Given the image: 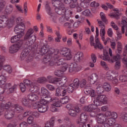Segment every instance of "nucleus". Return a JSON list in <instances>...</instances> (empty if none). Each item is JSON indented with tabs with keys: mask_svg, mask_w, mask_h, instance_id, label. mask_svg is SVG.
<instances>
[{
	"mask_svg": "<svg viewBox=\"0 0 127 127\" xmlns=\"http://www.w3.org/2000/svg\"><path fill=\"white\" fill-rule=\"evenodd\" d=\"M33 33H34V30L32 28H30L27 30L24 37V40H28V41L26 42L25 49L21 53V60H24L28 56L29 52L31 50L33 51L37 47L36 45L34 44L35 40H36V36L33 35Z\"/></svg>",
	"mask_w": 127,
	"mask_h": 127,
	"instance_id": "obj_1",
	"label": "nucleus"
},
{
	"mask_svg": "<svg viewBox=\"0 0 127 127\" xmlns=\"http://www.w3.org/2000/svg\"><path fill=\"white\" fill-rule=\"evenodd\" d=\"M59 50H56L51 54V57L49 55L47 56L44 58V62L48 63L50 66H53V65L61 66V65H63L64 64V60L63 59H60V57L58 55L59 54Z\"/></svg>",
	"mask_w": 127,
	"mask_h": 127,
	"instance_id": "obj_2",
	"label": "nucleus"
},
{
	"mask_svg": "<svg viewBox=\"0 0 127 127\" xmlns=\"http://www.w3.org/2000/svg\"><path fill=\"white\" fill-rule=\"evenodd\" d=\"M23 83L20 84V89L22 93H24L26 91V89H28L29 92L31 93H38V92H39L40 89L37 86V83L35 81L32 82L30 80L25 79Z\"/></svg>",
	"mask_w": 127,
	"mask_h": 127,
	"instance_id": "obj_3",
	"label": "nucleus"
},
{
	"mask_svg": "<svg viewBox=\"0 0 127 127\" xmlns=\"http://www.w3.org/2000/svg\"><path fill=\"white\" fill-rule=\"evenodd\" d=\"M84 110V111H86V112H89V113H90V115L92 118L96 117L97 114L101 112V110L99 108L97 109V106L93 104L85 106Z\"/></svg>",
	"mask_w": 127,
	"mask_h": 127,
	"instance_id": "obj_4",
	"label": "nucleus"
},
{
	"mask_svg": "<svg viewBox=\"0 0 127 127\" xmlns=\"http://www.w3.org/2000/svg\"><path fill=\"white\" fill-rule=\"evenodd\" d=\"M49 83L52 84H57L59 87L64 86V84L67 82L66 78H54L51 76H48Z\"/></svg>",
	"mask_w": 127,
	"mask_h": 127,
	"instance_id": "obj_5",
	"label": "nucleus"
},
{
	"mask_svg": "<svg viewBox=\"0 0 127 127\" xmlns=\"http://www.w3.org/2000/svg\"><path fill=\"white\" fill-rule=\"evenodd\" d=\"M47 44H48V42L47 41H43V46L42 47L39 49V54L40 55H45V54H48L44 57V58L46 57V56H52L51 54L53 53H51V51H49V46H48Z\"/></svg>",
	"mask_w": 127,
	"mask_h": 127,
	"instance_id": "obj_6",
	"label": "nucleus"
},
{
	"mask_svg": "<svg viewBox=\"0 0 127 127\" xmlns=\"http://www.w3.org/2000/svg\"><path fill=\"white\" fill-rule=\"evenodd\" d=\"M95 97L93 103L96 107L102 106L103 104L106 105L108 103V99L105 95H99Z\"/></svg>",
	"mask_w": 127,
	"mask_h": 127,
	"instance_id": "obj_7",
	"label": "nucleus"
},
{
	"mask_svg": "<svg viewBox=\"0 0 127 127\" xmlns=\"http://www.w3.org/2000/svg\"><path fill=\"white\" fill-rule=\"evenodd\" d=\"M79 88V79L75 78L73 83L70 84L66 90V94L67 93H73L75 90H77Z\"/></svg>",
	"mask_w": 127,
	"mask_h": 127,
	"instance_id": "obj_8",
	"label": "nucleus"
},
{
	"mask_svg": "<svg viewBox=\"0 0 127 127\" xmlns=\"http://www.w3.org/2000/svg\"><path fill=\"white\" fill-rule=\"evenodd\" d=\"M22 44H23V41H19L17 43L11 46L9 50L10 53H16L20 49Z\"/></svg>",
	"mask_w": 127,
	"mask_h": 127,
	"instance_id": "obj_9",
	"label": "nucleus"
},
{
	"mask_svg": "<svg viewBox=\"0 0 127 127\" xmlns=\"http://www.w3.org/2000/svg\"><path fill=\"white\" fill-rule=\"evenodd\" d=\"M60 54L62 56L65 57L66 60H71L72 59V55L71 54V50L66 48L63 49L60 51Z\"/></svg>",
	"mask_w": 127,
	"mask_h": 127,
	"instance_id": "obj_10",
	"label": "nucleus"
},
{
	"mask_svg": "<svg viewBox=\"0 0 127 127\" xmlns=\"http://www.w3.org/2000/svg\"><path fill=\"white\" fill-rule=\"evenodd\" d=\"M24 29H25V26L24 23H21L16 25L14 28V32L18 33V34H22L24 35Z\"/></svg>",
	"mask_w": 127,
	"mask_h": 127,
	"instance_id": "obj_11",
	"label": "nucleus"
},
{
	"mask_svg": "<svg viewBox=\"0 0 127 127\" xmlns=\"http://www.w3.org/2000/svg\"><path fill=\"white\" fill-rule=\"evenodd\" d=\"M82 69V66L80 64H78L75 63L71 64L68 66V71L70 73L73 72H78Z\"/></svg>",
	"mask_w": 127,
	"mask_h": 127,
	"instance_id": "obj_12",
	"label": "nucleus"
},
{
	"mask_svg": "<svg viewBox=\"0 0 127 127\" xmlns=\"http://www.w3.org/2000/svg\"><path fill=\"white\" fill-rule=\"evenodd\" d=\"M55 107H57V108L61 107V104H60L59 99L56 97L53 99V104H52L51 106L50 110L51 111V112H56V111H57V109Z\"/></svg>",
	"mask_w": 127,
	"mask_h": 127,
	"instance_id": "obj_13",
	"label": "nucleus"
},
{
	"mask_svg": "<svg viewBox=\"0 0 127 127\" xmlns=\"http://www.w3.org/2000/svg\"><path fill=\"white\" fill-rule=\"evenodd\" d=\"M33 107L34 109H38V112L41 113H46L49 108L48 106L42 105V104H39V103H35Z\"/></svg>",
	"mask_w": 127,
	"mask_h": 127,
	"instance_id": "obj_14",
	"label": "nucleus"
},
{
	"mask_svg": "<svg viewBox=\"0 0 127 127\" xmlns=\"http://www.w3.org/2000/svg\"><path fill=\"white\" fill-rule=\"evenodd\" d=\"M96 117H97V122L98 124H100L102 125V127H104V125L106 124V121L107 118L105 117V114L103 113L97 114Z\"/></svg>",
	"mask_w": 127,
	"mask_h": 127,
	"instance_id": "obj_15",
	"label": "nucleus"
},
{
	"mask_svg": "<svg viewBox=\"0 0 127 127\" xmlns=\"http://www.w3.org/2000/svg\"><path fill=\"white\" fill-rule=\"evenodd\" d=\"M14 114L15 112L13 110V108H12V109L11 108H10L6 110L4 115L5 119H6L7 120H11V119H12V118L14 117Z\"/></svg>",
	"mask_w": 127,
	"mask_h": 127,
	"instance_id": "obj_16",
	"label": "nucleus"
},
{
	"mask_svg": "<svg viewBox=\"0 0 127 127\" xmlns=\"http://www.w3.org/2000/svg\"><path fill=\"white\" fill-rule=\"evenodd\" d=\"M80 113V108L78 106H75L71 109L68 110V114L71 117H77V115Z\"/></svg>",
	"mask_w": 127,
	"mask_h": 127,
	"instance_id": "obj_17",
	"label": "nucleus"
},
{
	"mask_svg": "<svg viewBox=\"0 0 127 127\" xmlns=\"http://www.w3.org/2000/svg\"><path fill=\"white\" fill-rule=\"evenodd\" d=\"M55 10L58 14H59V15L66 16V9H65L64 5H62L60 7L55 8Z\"/></svg>",
	"mask_w": 127,
	"mask_h": 127,
	"instance_id": "obj_18",
	"label": "nucleus"
},
{
	"mask_svg": "<svg viewBox=\"0 0 127 127\" xmlns=\"http://www.w3.org/2000/svg\"><path fill=\"white\" fill-rule=\"evenodd\" d=\"M8 18L4 15L0 16V28L5 27L8 24Z\"/></svg>",
	"mask_w": 127,
	"mask_h": 127,
	"instance_id": "obj_19",
	"label": "nucleus"
},
{
	"mask_svg": "<svg viewBox=\"0 0 127 127\" xmlns=\"http://www.w3.org/2000/svg\"><path fill=\"white\" fill-rule=\"evenodd\" d=\"M109 53L111 57V59H110L111 62H116V61H118V60L121 59V56L119 54H117L116 56H113V52L111 48L109 49Z\"/></svg>",
	"mask_w": 127,
	"mask_h": 127,
	"instance_id": "obj_20",
	"label": "nucleus"
},
{
	"mask_svg": "<svg viewBox=\"0 0 127 127\" xmlns=\"http://www.w3.org/2000/svg\"><path fill=\"white\" fill-rule=\"evenodd\" d=\"M114 124H115V119L114 118H106L105 124L102 127H112Z\"/></svg>",
	"mask_w": 127,
	"mask_h": 127,
	"instance_id": "obj_21",
	"label": "nucleus"
},
{
	"mask_svg": "<svg viewBox=\"0 0 127 127\" xmlns=\"http://www.w3.org/2000/svg\"><path fill=\"white\" fill-rule=\"evenodd\" d=\"M27 99L31 102H36L39 99V95L34 93H30L27 96Z\"/></svg>",
	"mask_w": 127,
	"mask_h": 127,
	"instance_id": "obj_22",
	"label": "nucleus"
},
{
	"mask_svg": "<svg viewBox=\"0 0 127 127\" xmlns=\"http://www.w3.org/2000/svg\"><path fill=\"white\" fill-rule=\"evenodd\" d=\"M83 57V53L82 52H77L74 55L73 57V61L74 62H80L82 61Z\"/></svg>",
	"mask_w": 127,
	"mask_h": 127,
	"instance_id": "obj_23",
	"label": "nucleus"
},
{
	"mask_svg": "<svg viewBox=\"0 0 127 127\" xmlns=\"http://www.w3.org/2000/svg\"><path fill=\"white\" fill-rule=\"evenodd\" d=\"M99 77L98 76V74L96 73H93L92 75L89 76L88 80L90 81V84L91 85H94L97 81H98Z\"/></svg>",
	"mask_w": 127,
	"mask_h": 127,
	"instance_id": "obj_24",
	"label": "nucleus"
},
{
	"mask_svg": "<svg viewBox=\"0 0 127 127\" xmlns=\"http://www.w3.org/2000/svg\"><path fill=\"white\" fill-rule=\"evenodd\" d=\"M56 97H64V96H66V90H63L61 88H58L56 90Z\"/></svg>",
	"mask_w": 127,
	"mask_h": 127,
	"instance_id": "obj_25",
	"label": "nucleus"
},
{
	"mask_svg": "<svg viewBox=\"0 0 127 127\" xmlns=\"http://www.w3.org/2000/svg\"><path fill=\"white\" fill-rule=\"evenodd\" d=\"M45 7L47 14L50 15V16H53V12L52 11V9H51V7H50L49 5L48 1H46Z\"/></svg>",
	"mask_w": 127,
	"mask_h": 127,
	"instance_id": "obj_26",
	"label": "nucleus"
},
{
	"mask_svg": "<svg viewBox=\"0 0 127 127\" xmlns=\"http://www.w3.org/2000/svg\"><path fill=\"white\" fill-rule=\"evenodd\" d=\"M95 39V44L94 43V45H93L92 46H94V48H99V49L101 50L104 49V47L100 42V40H99V38L96 37Z\"/></svg>",
	"mask_w": 127,
	"mask_h": 127,
	"instance_id": "obj_27",
	"label": "nucleus"
},
{
	"mask_svg": "<svg viewBox=\"0 0 127 127\" xmlns=\"http://www.w3.org/2000/svg\"><path fill=\"white\" fill-rule=\"evenodd\" d=\"M62 0H52V3L53 6H55L56 8H58V7H61L62 5H64L63 3H62Z\"/></svg>",
	"mask_w": 127,
	"mask_h": 127,
	"instance_id": "obj_28",
	"label": "nucleus"
},
{
	"mask_svg": "<svg viewBox=\"0 0 127 127\" xmlns=\"http://www.w3.org/2000/svg\"><path fill=\"white\" fill-rule=\"evenodd\" d=\"M23 36L22 34H18L16 35H15L11 37V43H14L15 42H19V41H22V40H19L21 37H22Z\"/></svg>",
	"mask_w": 127,
	"mask_h": 127,
	"instance_id": "obj_29",
	"label": "nucleus"
},
{
	"mask_svg": "<svg viewBox=\"0 0 127 127\" xmlns=\"http://www.w3.org/2000/svg\"><path fill=\"white\" fill-rule=\"evenodd\" d=\"M88 118H89V116L88 114L86 112H82L80 116V120L81 123H86L88 121Z\"/></svg>",
	"mask_w": 127,
	"mask_h": 127,
	"instance_id": "obj_30",
	"label": "nucleus"
},
{
	"mask_svg": "<svg viewBox=\"0 0 127 127\" xmlns=\"http://www.w3.org/2000/svg\"><path fill=\"white\" fill-rule=\"evenodd\" d=\"M87 6L86 5V4L84 2L80 3V6H76V12H81L82 10H84L85 8H87Z\"/></svg>",
	"mask_w": 127,
	"mask_h": 127,
	"instance_id": "obj_31",
	"label": "nucleus"
},
{
	"mask_svg": "<svg viewBox=\"0 0 127 127\" xmlns=\"http://www.w3.org/2000/svg\"><path fill=\"white\" fill-rule=\"evenodd\" d=\"M119 80L120 82L125 83V82H127V69L124 71V74L121 75L119 77Z\"/></svg>",
	"mask_w": 127,
	"mask_h": 127,
	"instance_id": "obj_32",
	"label": "nucleus"
},
{
	"mask_svg": "<svg viewBox=\"0 0 127 127\" xmlns=\"http://www.w3.org/2000/svg\"><path fill=\"white\" fill-rule=\"evenodd\" d=\"M122 33H125V27L126 28V33H125L126 36H127V22L126 20L124 19L122 20Z\"/></svg>",
	"mask_w": 127,
	"mask_h": 127,
	"instance_id": "obj_33",
	"label": "nucleus"
},
{
	"mask_svg": "<svg viewBox=\"0 0 127 127\" xmlns=\"http://www.w3.org/2000/svg\"><path fill=\"white\" fill-rule=\"evenodd\" d=\"M13 110L15 113H21L23 111V108L18 104H16L14 105V108H13Z\"/></svg>",
	"mask_w": 127,
	"mask_h": 127,
	"instance_id": "obj_34",
	"label": "nucleus"
},
{
	"mask_svg": "<svg viewBox=\"0 0 127 127\" xmlns=\"http://www.w3.org/2000/svg\"><path fill=\"white\" fill-rule=\"evenodd\" d=\"M5 73H2V75H0V86H2L6 83V78L5 77Z\"/></svg>",
	"mask_w": 127,
	"mask_h": 127,
	"instance_id": "obj_35",
	"label": "nucleus"
},
{
	"mask_svg": "<svg viewBox=\"0 0 127 127\" xmlns=\"http://www.w3.org/2000/svg\"><path fill=\"white\" fill-rule=\"evenodd\" d=\"M87 85V80L85 79H82L80 80L78 79V87L80 86L81 88H85Z\"/></svg>",
	"mask_w": 127,
	"mask_h": 127,
	"instance_id": "obj_36",
	"label": "nucleus"
},
{
	"mask_svg": "<svg viewBox=\"0 0 127 127\" xmlns=\"http://www.w3.org/2000/svg\"><path fill=\"white\" fill-rule=\"evenodd\" d=\"M49 95V91H48L46 88L42 87L41 88V96L43 98H46L47 96Z\"/></svg>",
	"mask_w": 127,
	"mask_h": 127,
	"instance_id": "obj_37",
	"label": "nucleus"
},
{
	"mask_svg": "<svg viewBox=\"0 0 127 127\" xmlns=\"http://www.w3.org/2000/svg\"><path fill=\"white\" fill-rule=\"evenodd\" d=\"M103 87L104 91H106V92H110L112 89L111 85L108 82H104Z\"/></svg>",
	"mask_w": 127,
	"mask_h": 127,
	"instance_id": "obj_38",
	"label": "nucleus"
},
{
	"mask_svg": "<svg viewBox=\"0 0 127 127\" xmlns=\"http://www.w3.org/2000/svg\"><path fill=\"white\" fill-rule=\"evenodd\" d=\"M12 10H13V6H12V5L10 4L6 6L5 9V11L7 14H9L10 13H11V12H12Z\"/></svg>",
	"mask_w": 127,
	"mask_h": 127,
	"instance_id": "obj_39",
	"label": "nucleus"
},
{
	"mask_svg": "<svg viewBox=\"0 0 127 127\" xmlns=\"http://www.w3.org/2000/svg\"><path fill=\"white\" fill-rule=\"evenodd\" d=\"M104 87L101 84H99L97 86L96 92L98 94H103L104 93Z\"/></svg>",
	"mask_w": 127,
	"mask_h": 127,
	"instance_id": "obj_40",
	"label": "nucleus"
},
{
	"mask_svg": "<svg viewBox=\"0 0 127 127\" xmlns=\"http://www.w3.org/2000/svg\"><path fill=\"white\" fill-rule=\"evenodd\" d=\"M59 101L61 105V104H63V105L67 104L68 103V102H69V97L66 96L64 98H61Z\"/></svg>",
	"mask_w": 127,
	"mask_h": 127,
	"instance_id": "obj_41",
	"label": "nucleus"
},
{
	"mask_svg": "<svg viewBox=\"0 0 127 127\" xmlns=\"http://www.w3.org/2000/svg\"><path fill=\"white\" fill-rule=\"evenodd\" d=\"M3 70H5L6 72L8 73H11L12 72V69H11V66H10L9 65H4L3 66Z\"/></svg>",
	"mask_w": 127,
	"mask_h": 127,
	"instance_id": "obj_42",
	"label": "nucleus"
},
{
	"mask_svg": "<svg viewBox=\"0 0 127 127\" xmlns=\"http://www.w3.org/2000/svg\"><path fill=\"white\" fill-rule=\"evenodd\" d=\"M56 35L57 36V37L55 38L56 42H60V40L62 37V36L60 35V32H59V31H56Z\"/></svg>",
	"mask_w": 127,
	"mask_h": 127,
	"instance_id": "obj_43",
	"label": "nucleus"
},
{
	"mask_svg": "<svg viewBox=\"0 0 127 127\" xmlns=\"http://www.w3.org/2000/svg\"><path fill=\"white\" fill-rule=\"evenodd\" d=\"M99 58H101L102 60H104V61H111V58H108L107 56L102 55H99Z\"/></svg>",
	"mask_w": 127,
	"mask_h": 127,
	"instance_id": "obj_44",
	"label": "nucleus"
},
{
	"mask_svg": "<svg viewBox=\"0 0 127 127\" xmlns=\"http://www.w3.org/2000/svg\"><path fill=\"white\" fill-rule=\"evenodd\" d=\"M22 103L24 106H25V107H27V106H28V105H29V103L30 102H29V99L27 100L25 98H23L22 99Z\"/></svg>",
	"mask_w": 127,
	"mask_h": 127,
	"instance_id": "obj_45",
	"label": "nucleus"
},
{
	"mask_svg": "<svg viewBox=\"0 0 127 127\" xmlns=\"http://www.w3.org/2000/svg\"><path fill=\"white\" fill-rule=\"evenodd\" d=\"M47 79L45 77H40L37 80V82L39 83L40 84H42L43 83H45L47 82Z\"/></svg>",
	"mask_w": 127,
	"mask_h": 127,
	"instance_id": "obj_46",
	"label": "nucleus"
},
{
	"mask_svg": "<svg viewBox=\"0 0 127 127\" xmlns=\"http://www.w3.org/2000/svg\"><path fill=\"white\" fill-rule=\"evenodd\" d=\"M82 15H85V16H88L91 14V11L89 9H85L84 11L81 12Z\"/></svg>",
	"mask_w": 127,
	"mask_h": 127,
	"instance_id": "obj_47",
	"label": "nucleus"
},
{
	"mask_svg": "<svg viewBox=\"0 0 127 127\" xmlns=\"http://www.w3.org/2000/svg\"><path fill=\"white\" fill-rule=\"evenodd\" d=\"M106 78L108 81H112L114 79V76L111 74V71L107 72Z\"/></svg>",
	"mask_w": 127,
	"mask_h": 127,
	"instance_id": "obj_48",
	"label": "nucleus"
},
{
	"mask_svg": "<svg viewBox=\"0 0 127 127\" xmlns=\"http://www.w3.org/2000/svg\"><path fill=\"white\" fill-rule=\"evenodd\" d=\"M41 99L40 105H44L43 106H45V105L48 104V102H47V101L46 100V98L41 97Z\"/></svg>",
	"mask_w": 127,
	"mask_h": 127,
	"instance_id": "obj_49",
	"label": "nucleus"
},
{
	"mask_svg": "<svg viewBox=\"0 0 127 127\" xmlns=\"http://www.w3.org/2000/svg\"><path fill=\"white\" fill-rule=\"evenodd\" d=\"M100 64L101 66H102V67L104 68L105 70H106V71H108V70H109V67L108 66V65H107V64H106V62L101 61L100 62Z\"/></svg>",
	"mask_w": 127,
	"mask_h": 127,
	"instance_id": "obj_50",
	"label": "nucleus"
},
{
	"mask_svg": "<svg viewBox=\"0 0 127 127\" xmlns=\"http://www.w3.org/2000/svg\"><path fill=\"white\" fill-rule=\"evenodd\" d=\"M100 16L103 22H107V18H106V15L104 13H103V12H101L100 13Z\"/></svg>",
	"mask_w": 127,
	"mask_h": 127,
	"instance_id": "obj_51",
	"label": "nucleus"
},
{
	"mask_svg": "<svg viewBox=\"0 0 127 127\" xmlns=\"http://www.w3.org/2000/svg\"><path fill=\"white\" fill-rule=\"evenodd\" d=\"M63 71L61 70H58L55 71V75H56V76H58V77H60L63 75Z\"/></svg>",
	"mask_w": 127,
	"mask_h": 127,
	"instance_id": "obj_52",
	"label": "nucleus"
},
{
	"mask_svg": "<svg viewBox=\"0 0 127 127\" xmlns=\"http://www.w3.org/2000/svg\"><path fill=\"white\" fill-rule=\"evenodd\" d=\"M33 121H34V119L33 118V117L31 116H29L27 119V123L29 125L32 124V123H33Z\"/></svg>",
	"mask_w": 127,
	"mask_h": 127,
	"instance_id": "obj_53",
	"label": "nucleus"
},
{
	"mask_svg": "<svg viewBox=\"0 0 127 127\" xmlns=\"http://www.w3.org/2000/svg\"><path fill=\"white\" fill-rule=\"evenodd\" d=\"M104 116L107 119L111 118L112 117V112L111 111H107L104 114Z\"/></svg>",
	"mask_w": 127,
	"mask_h": 127,
	"instance_id": "obj_54",
	"label": "nucleus"
},
{
	"mask_svg": "<svg viewBox=\"0 0 127 127\" xmlns=\"http://www.w3.org/2000/svg\"><path fill=\"white\" fill-rule=\"evenodd\" d=\"M76 5H77V2H76V1L73 0L72 2L69 3V6L71 8H75Z\"/></svg>",
	"mask_w": 127,
	"mask_h": 127,
	"instance_id": "obj_55",
	"label": "nucleus"
},
{
	"mask_svg": "<svg viewBox=\"0 0 127 127\" xmlns=\"http://www.w3.org/2000/svg\"><path fill=\"white\" fill-rule=\"evenodd\" d=\"M110 46L112 49H116V47L117 46V44H116V42L111 41H110Z\"/></svg>",
	"mask_w": 127,
	"mask_h": 127,
	"instance_id": "obj_56",
	"label": "nucleus"
},
{
	"mask_svg": "<svg viewBox=\"0 0 127 127\" xmlns=\"http://www.w3.org/2000/svg\"><path fill=\"white\" fill-rule=\"evenodd\" d=\"M76 124L79 125V127H87V125H86L85 123L81 122L78 121L76 122Z\"/></svg>",
	"mask_w": 127,
	"mask_h": 127,
	"instance_id": "obj_57",
	"label": "nucleus"
},
{
	"mask_svg": "<svg viewBox=\"0 0 127 127\" xmlns=\"http://www.w3.org/2000/svg\"><path fill=\"white\" fill-rule=\"evenodd\" d=\"M89 94L91 97V98H94V99L96 98V97H97V96H99V95H96V94L95 93V91L94 90L89 91Z\"/></svg>",
	"mask_w": 127,
	"mask_h": 127,
	"instance_id": "obj_58",
	"label": "nucleus"
},
{
	"mask_svg": "<svg viewBox=\"0 0 127 127\" xmlns=\"http://www.w3.org/2000/svg\"><path fill=\"white\" fill-rule=\"evenodd\" d=\"M16 8L17 10L21 13H23V9H22V7L20 5H15Z\"/></svg>",
	"mask_w": 127,
	"mask_h": 127,
	"instance_id": "obj_59",
	"label": "nucleus"
},
{
	"mask_svg": "<svg viewBox=\"0 0 127 127\" xmlns=\"http://www.w3.org/2000/svg\"><path fill=\"white\" fill-rule=\"evenodd\" d=\"M111 118H113L114 120H116V119H118V113L117 112L113 111L111 112Z\"/></svg>",
	"mask_w": 127,
	"mask_h": 127,
	"instance_id": "obj_60",
	"label": "nucleus"
},
{
	"mask_svg": "<svg viewBox=\"0 0 127 127\" xmlns=\"http://www.w3.org/2000/svg\"><path fill=\"white\" fill-rule=\"evenodd\" d=\"M121 119L122 120H123L124 122H126V123H127V113L124 114L122 116Z\"/></svg>",
	"mask_w": 127,
	"mask_h": 127,
	"instance_id": "obj_61",
	"label": "nucleus"
},
{
	"mask_svg": "<svg viewBox=\"0 0 127 127\" xmlns=\"http://www.w3.org/2000/svg\"><path fill=\"white\" fill-rule=\"evenodd\" d=\"M32 115L33 117L37 118V119L40 117V114L37 112H34L33 113H32Z\"/></svg>",
	"mask_w": 127,
	"mask_h": 127,
	"instance_id": "obj_62",
	"label": "nucleus"
},
{
	"mask_svg": "<svg viewBox=\"0 0 127 127\" xmlns=\"http://www.w3.org/2000/svg\"><path fill=\"white\" fill-rule=\"evenodd\" d=\"M23 7H24V13H25V14H26V13H27V10H28L27 2H25L24 3Z\"/></svg>",
	"mask_w": 127,
	"mask_h": 127,
	"instance_id": "obj_63",
	"label": "nucleus"
},
{
	"mask_svg": "<svg viewBox=\"0 0 127 127\" xmlns=\"http://www.w3.org/2000/svg\"><path fill=\"white\" fill-rule=\"evenodd\" d=\"M10 107H11V103H10V102L7 103L6 104L4 105V108L6 110H8V109L11 108Z\"/></svg>",
	"mask_w": 127,
	"mask_h": 127,
	"instance_id": "obj_64",
	"label": "nucleus"
}]
</instances>
